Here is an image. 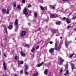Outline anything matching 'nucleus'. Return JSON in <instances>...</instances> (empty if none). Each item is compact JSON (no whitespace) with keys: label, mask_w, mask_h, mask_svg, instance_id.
<instances>
[{"label":"nucleus","mask_w":76,"mask_h":76,"mask_svg":"<svg viewBox=\"0 0 76 76\" xmlns=\"http://www.w3.org/2000/svg\"><path fill=\"white\" fill-rule=\"evenodd\" d=\"M14 25L15 26V32L18 31V28H19V26H18V19H16L15 20V22L14 23Z\"/></svg>","instance_id":"1"},{"label":"nucleus","mask_w":76,"mask_h":76,"mask_svg":"<svg viewBox=\"0 0 76 76\" xmlns=\"http://www.w3.org/2000/svg\"><path fill=\"white\" fill-rule=\"evenodd\" d=\"M59 60L60 62V63H58V64H59V65L62 64H63V62H64V60L61 58H59Z\"/></svg>","instance_id":"2"},{"label":"nucleus","mask_w":76,"mask_h":76,"mask_svg":"<svg viewBox=\"0 0 76 76\" xmlns=\"http://www.w3.org/2000/svg\"><path fill=\"white\" fill-rule=\"evenodd\" d=\"M51 31L53 34H56V32H57L58 31L57 30L52 28L51 29Z\"/></svg>","instance_id":"3"},{"label":"nucleus","mask_w":76,"mask_h":76,"mask_svg":"<svg viewBox=\"0 0 76 76\" xmlns=\"http://www.w3.org/2000/svg\"><path fill=\"white\" fill-rule=\"evenodd\" d=\"M25 34H26V31H23L21 32L20 36L21 37H24L25 35Z\"/></svg>","instance_id":"4"},{"label":"nucleus","mask_w":76,"mask_h":76,"mask_svg":"<svg viewBox=\"0 0 76 76\" xmlns=\"http://www.w3.org/2000/svg\"><path fill=\"white\" fill-rule=\"evenodd\" d=\"M58 41L56 40V43L55 44V48L56 50H58V48H57V43H58L59 42Z\"/></svg>","instance_id":"5"},{"label":"nucleus","mask_w":76,"mask_h":76,"mask_svg":"<svg viewBox=\"0 0 76 76\" xmlns=\"http://www.w3.org/2000/svg\"><path fill=\"white\" fill-rule=\"evenodd\" d=\"M70 43H71V42L67 41H65V43L66 47H67L69 46V44H70Z\"/></svg>","instance_id":"6"},{"label":"nucleus","mask_w":76,"mask_h":76,"mask_svg":"<svg viewBox=\"0 0 76 76\" xmlns=\"http://www.w3.org/2000/svg\"><path fill=\"white\" fill-rule=\"evenodd\" d=\"M28 12V10H27L26 8H24V10L23 11V13L25 15H26L27 14H28V12Z\"/></svg>","instance_id":"7"},{"label":"nucleus","mask_w":76,"mask_h":76,"mask_svg":"<svg viewBox=\"0 0 76 76\" xmlns=\"http://www.w3.org/2000/svg\"><path fill=\"white\" fill-rule=\"evenodd\" d=\"M54 48H52L50 49L49 52L50 53L52 54L54 53Z\"/></svg>","instance_id":"8"},{"label":"nucleus","mask_w":76,"mask_h":76,"mask_svg":"<svg viewBox=\"0 0 76 76\" xmlns=\"http://www.w3.org/2000/svg\"><path fill=\"white\" fill-rule=\"evenodd\" d=\"M3 64L4 69L5 70H6L7 69V67H6V63H5V62L4 61H3Z\"/></svg>","instance_id":"9"},{"label":"nucleus","mask_w":76,"mask_h":76,"mask_svg":"<svg viewBox=\"0 0 76 76\" xmlns=\"http://www.w3.org/2000/svg\"><path fill=\"white\" fill-rule=\"evenodd\" d=\"M13 28V26L12 25V23H10V25L8 26V29L10 30L12 29Z\"/></svg>","instance_id":"10"},{"label":"nucleus","mask_w":76,"mask_h":76,"mask_svg":"<svg viewBox=\"0 0 76 76\" xmlns=\"http://www.w3.org/2000/svg\"><path fill=\"white\" fill-rule=\"evenodd\" d=\"M62 44H63V41H61L60 43V44H59V46H58V51H60V45H61Z\"/></svg>","instance_id":"11"},{"label":"nucleus","mask_w":76,"mask_h":76,"mask_svg":"<svg viewBox=\"0 0 76 76\" xmlns=\"http://www.w3.org/2000/svg\"><path fill=\"white\" fill-rule=\"evenodd\" d=\"M4 29L5 33L7 34V28H6V26H4Z\"/></svg>","instance_id":"12"},{"label":"nucleus","mask_w":76,"mask_h":76,"mask_svg":"<svg viewBox=\"0 0 76 76\" xmlns=\"http://www.w3.org/2000/svg\"><path fill=\"white\" fill-rule=\"evenodd\" d=\"M43 64H44V62H42L41 64H39L37 66V67H41V66H42Z\"/></svg>","instance_id":"13"},{"label":"nucleus","mask_w":76,"mask_h":76,"mask_svg":"<svg viewBox=\"0 0 76 76\" xmlns=\"http://www.w3.org/2000/svg\"><path fill=\"white\" fill-rule=\"evenodd\" d=\"M66 21L68 24H69V23H70V20H69V18H66Z\"/></svg>","instance_id":"14"},{"label":"nucleus","mask_w":76,"mask_h":76,"mask_svg":"<svg viewBox=\"0 0 76 76\" xmlns=\"http://www.w3.org/2000/svg\"><path fill=\"white\" fill-rule=\"evenodd\" d=\"M20 54H21V56L23 57H25V54L23 53L22 52H20Z\"/></svg>","instance_id":"15"},{"label":"nucleus","mask_w":76,"mask_h":76,"mask_svg":"<svg viewBox=\"0 0 76 76\" xmlns=\"http://www.w3.org/2000/svg\"><path fill=\"white\" fill-rule=\"evenodd\" d=\"M48 73V70L47 69H46L44 72V73L45 75H47Z\"/></svg>","instance_id":"16"},{"label":"nucleus","mask_w":76,"mask_h":76,"mask_svg":"<svg viewBox=\"0 0 76 76\" xmlns=\"http://www.w3.org/2000/svg\"><path fill=\"white\" fill-rule=\"evenodd\" d=\"M50 17L51 18H55V15H50Z\"/></svg>","instance_id":"17"},{"label":"nucleus","mask_w":76,"mask_h":76,"mask_svg":"<svg viewBox=\"0 0 76 76\" xmlns=\"http://www.w3.org/2000/svg\"><path fill=\"white\" fill-rule=\"evenodd\" d=\"M56 25H61V23L60 22V21H58V22H56Z\"/></svg>","instance_id":"18"},{"label":"nucleus","mask_w":76,"mask_h":76,"mask_svg":"<svg viewBox=\"0 0 76 76\" xmlns=\"http://www.w3.org/2000/svg\"><path fill=\"white\" fill-rule=\"evenodd\" d=\"M50 6L52 7L53 10H54V9H55V7H56V6H55V5H50Z\"/></svg>","instance_id":"19"},{"label":"nucleus","mask_w":76,"mask_h":76,"mask_svg":"<svg viewBox=\"0 0 76 76\" xmlns=\"http://www.w3.org/2000/svg\"><path fill=\"white\" fill-rule=\"evenodd\" d=\"M72 69L73 70L75 68V65L73 64H71Z\"/></svg>","instance_id":"20"},{"label":"nucleus","mask_w":76,"mask_h":76,"mask_svg":"<svg viewBox=\"0 0 76 76\" xmlns=\"http://www.w3.org/2000/svg\"><path fill=\"white\" fill-rule=\"evenodd\" d=\"M13 6L14 7H16V2H13Z\"/></svg>","instance_id":"21"},{"label":"nucleus","mask_w":76,"mask_h":76,"mask_svg":"<svg viewBox=\"0 0 76 76\" xmlns=\"http://www.w3.org/2000/svg\"><path fill=\"white\" fill-rule=\"evenodd\" d=\"M35 48H33L31 50V53H33L34 52V51H35Z\"/></svg>","instance_id":"22"},{"label":"nucleus","mask_w":76,"mask_h":76,"mask_svg":"<svg viewBox=\"0 0 76 76\" xmlns=\"http://www.w3.org/2000/svg\"><path fill=\"white\" fill-rule=\"evenodd\" d=\"M6 12V10H5L4 9H3L2 10V12L3 13V14H4V13H5Z\"/></svg>","instance_id":"23"},{"label":"nucleus","mask_w":76,"mask_h":76,"mask_svg":"<svg viewBox=\"0 0 76 76\" xmlns=\"http://www.w3.org/2000/svg\"><path fill=\"white\" fill-rule=\"evenodd\" d=\"M67 69H68V65H66L65 68V70H67Z\"/></svg>","instance_id":"24"},{"label":"nucleus","mask_w":76,"mask_h":76,"mask_svg":"<svg viewBox=\"0 0 76 76\" xmlns=\"http://www.w3.org/2000/svg\"><path fill=\"white\" fill-rule=\"evenodd\" d=\"M38 75V72L34 74H33V76H37Z\"/></svg>","instance_id":"25"},{"label":"nucleus","mask_w":76,"mask_h":76,"mask_svg":"<svg viewBox=\"0 0 76 76\" xmlns=\"http://www.w3.org/2000/svg\"><path fill=\"white\" fill-rule=\"evenodd\" d=\"M25 67H26V70H27L28 69V66L27 65H26L25 66Z\"/></svg>","instance_id":"26"},{"label":"nucleus","mask_w":76,"mask_h":76,"mask_svg":"<svg viewBox=\"0 0 76 76\" xmlns=\"http://www.w3.org/2000/svg\"><path fill=\"white\" fill-rule=\"evenodd\" d=\"M72 19H73L74 20H75V19H76V15L74 16L73 17Z\"/></svg>","instance_id":"27"},{"label":"nucleus","mask_w":76,"mask_h":76,"mask_svg":"<svg viewBox=\"0 0 76 76\" xmlns=\"http://www.w3.org/2000/svg\"><path fill=\"white\" fill-rule=\"evenodd\" d=\"M7 14H9V9H7Z\"/></svg>","instance_id":"28"},{"label":"nucleus","mask_w":76,"mask_h":76,"mask_svg":"<svg viewBox=\"0 0 76 76\" xmlns=\"http://www.w3.org/2000/svg\"><path fill=\"white\" fill-rule=\"evenodd\" d=\"M25 46H26V47H27V48H29V45H28V44H25Z\"/></svg>","instance_id":"29"},{"label":"nucleus","mask_w":76,"mask_h":76,"mask_svg":"<svg viewBox=\"0 0 76 76\" xmlns=\"http://www.w3.org/2000/svg\"><path fill=\"white\" fill-rule=\"evenodd\" d=\"M34 16H35V18H37V13H34Z\"/></svg>","instance_id":"30"},{"label":"nucleus","mask_w":76,"mask_h":76,"mask_svg":"<svg viewBox=\"0 0 76 76\" xmlns=\"http://www.w3.org/2000/svg\"><path fill=\"white\" fill-rule=\"evenodd\" d=\"M73 55H74V54L73 53L72 54H71L70 56V58L72 57H73Z\"/></svg>","instance_id":"31"},{"label":"nucleus","mask_w":76,"mask_h":76,"mask_svg":"<svg viewBox=\"0 0 76 76\" xmlns=\"http://www.w3.org/2000/svg\"><path fill=\"white\" fill-rule=\"evenodd\" d=\"M40 8L42 10H43L44 9V8H43V7H42L41 6H40Z\"/></svg>","instance_id":"32"},{"label":"nucleus","mask_w":76,"mask_h":76,"mask_svg":"<svg viewBox=\"0 0 76 76\" xmlns=\"http://www.w3.org/2000/svg\"><path fill=\"white\" fill-rule=\"evenodd\" d=\"M15 60H16L18 59V56H16L15 57Z\"/></svg>","instance_id":"33"},{"label":"nucleus","mask_w":76,"mask_h":76,"mask_svg":"<svg viewBox=\"0 0 76 76\" xmlns=\"http://www.w3.org/2000/svg\"><path fill=\"white\" fill-rule=\"evenodd\" d=\"M55 18H58V15H55Z\"/></svg>","instance_id":"34"},{"label":"nucleus","mask_w":76,"mask_h":76,"mask_svg":"<svg viewBox=\"0 0 76 76\" xmlns=\"http://www.w3.org/2000/svg\"><path fill=\"white\" fill-rule=\"evenodd\" d=\"M39 46H37V47L36 48V50H37V49H38V48H39Z\"/></svg>","instance_id":"35"},{"label":"nucleus","mask_w":76,"mask_h":76,"mask_svg":"<svg viewBox=\"0 0 76 76\" xmlns=\"http://www.w3.org/2000/svg\"><path fill=\"white\" fill-rule=\"evenodd\" d=\"M20 64H23V61H20Z\"/></svg>","instance_id":"36"},{"label":"nucleus","mask_w":76,"mask_h":76,"mask_svg":"<svg viewBox=\"0 0 76 76\" xmlns=\"http://www.w3.org/2000/svg\"><path fill=\"white\" fill-rule=\"evenodd\" d=\"M72 12H71L69 13V14L68 15V16H70V15H72Z\"/></svg>","instance_id":"37"},{"label":"nucleus","mask_w":76,"mask_h":76,"mask_svg":"<svg viewBox=\"0 0 76 76\" xmlns=\"http://www.w3.org/2000/svg\"><path fill=\"white\" fill-rule=\"evenodd\" d=\"M31 7V4L28 5V7L29 8Z\"/></svg>","instance_id":"38"},{"label":"nucleus","mask_w":76,"mask_h":76,"mask_svg":"<svg viewBox=\"0 0 76 76\" xmlns=\"http://www.w3.org/2000/svg\"><path fill=\"white\" fill-rule=\"evenodd\" d=\"M70 28V26H68L67 28V29H69V28Z\"/></svg>","instance_id":"39"},{"label":"nucleus","mask_w":76,"mask_h":76,"mask_svg":"<svg viewBox=\"0 0 76 76\" xmlns=\"http://www.w3.org/2000/svg\"><path fill=\"white\" fill-rule=\"evenodd\" d=\"M63 72V69H61V73H62Z\"/></svg>","instance_id":"40"},{"label":"nucleus","mask_w":76,"mask_h":76,"mask_svg":"<svg viewBox=\"0 0 76 76\" xmlns=\"http://www.w3.org/2000/svg\"><path fill=\"white\" fill-rule=\"evenodd\" d=\"M22 3H25V0H22Z\"/></svg>","instance_id":"41"},{"label":"nucleus","mask_w":76,"mask_h":76,"mask_svg":"<svg viewBox=\"0 0 76 76\" xmlns=\"http://www.w3.org/2000/svg\"><path fill=\"white\" fill-rule=\"evenodd\" d=\"M69 0H63V2H65L66 1H68Z\"/></svg>","instance_id":"42"},{"label":"nucleus","mask_w":76,"mask_h":76,"mask_svg":"<svg viewBox=\"0 0 76 76\" xmlns=\"http://www.w3.org/2000/svg\"><path fill=\"white\" fill-rule=\"evenodd\" d=\"M17 8H18V9H20V6L18 5L17 6Z\"/></svg>","instance_id":"43"},{"label":"nucleus","mask_w":76,"mask_h":76,"mask_svg":"<svg viewBox=\"0 0 76 76\" xmlns=\"http://www.w3.org/2000/svg\"><path fill=\"white\" fill-rule=\"evenodd\" d=\"M18 65H20V62H19V60H18Z\"/></svg>","instance_id":"44"},{"label":"nucleus","mask_w":76,"mask_h":76,"mask_svg":"<svg viewBox=\"0 0 76 76\" xmlns=\"http://www.w3.org/2000/svg\"><path fill=\"white\" fill-rule=\"evenodd\" d=\"M66 74H68L69 73V71L67 70L66 72Z\"/></svg>","instance_id":"45"},{"label":"nucleus","mask_w":76,"mask_h":76,"mask_svg":"<svg viewBox=\"0 0 76 76\" xmlns=\"http://www.w3.org/2000/svg\"><path fill=\"white\" fill-rule=\"evenodd\" d=\"M49 43L50 44H53V42L52 41L50 42Z\"/></svg>","instance_id":"46"},{"label":"nucleus","mask_w":76,"mask_h":76,"mask_svg":"<svg viewBox=\"0 0 76 76\" xmlns=\"http://www.w3.org/2000/svg\"><path fill=\"white\" fill-rule=\"evenodd\" d=\"M28 72H25V75H27V74H28Z\"/></svg>","instance_id":"47"},{"label":"nucleus","mask_w":76,"mask_h":76,"mask_svg":"<svg viewBox=\"0 0 76 76\" xmlns=\"http://www.w3.org/2000/svg\"><path fill=\"white\" fill-rule=\"evenodd\" d=\"M37 30H38L37 31H40V30H41V29H40V28H38V29H37Z\"/></svg>","instance_id":"48"},{"label":"nucleus","mask_w":76,"mask_h":76,"mask_svg":"<svg viewBox=\"0 0 76 76\" xmlns=\"http://www.w3.org/2000/svg\"><path fill=\"white\" fill-rule=\"evenodd\" d=\"M65 19H66V18L64 17V18H63V20H65Z\"/></svg>","instance_id":"49"},{"label":"nucleus","mask_w":76,"mask_h":76,"mask_svg":"<svg viewBox=\"0 0 76 76\" xmlns=\"http://www.w3.org/2000/svg\"><path fill=\"white\" fill-rule=\"evenodd\" d=\"M29 13H32V12L31 11H29Z\"/></svg>","instance_id":"50"},{"label":"nucleus","mask_w":76,"mask_h":76,"mask_svg":"<svg viewBox=\"0 0 76 76\" xmlns=\"http://www.w3.org/2000/svg\"><path fill=\"white\" fill-rule=\"evenodd\" d=\"M23 72V70H21L20 71V72L21 73H22Z\"/></svg>","instance_id":"51"},{"label":"nucleus","mask_w":76,"mask_h":76,"mask_svg":"<svg viewBox=\"0 0 76 76\" xmlns=\"http://www.w3.org/2000/svg\"><path fill=\"white\" fill-rule=\"evenodd\" d=\"M28 25H31V23H28Z\"/></svg>","instance_id":"52"},{"label":"nucleus","mask_w":76,"mask_h":76,"mask_svg":"<svg viewBox=\"0 0 76 76\" xmlns=\"http://www.w3.org/2000/svg\"><path fill=\"white\" fill-rule=\"evenodd\" d=\"M5 41H6L7 40V38H5Z\"/></svg>","instance_id":"53"},{"label":"nucleus","mask_w":76,"mask_h":76,"mask_svg":"<svg viewBox=\"0 0 76 76\" xmlns=\"http://www.w3.org/2000/svg\"><path fill=\"white\" fill-rule=\"evenodd\" d=\"M73 6H75V5H72V6H71V7H73Z\"/></svg>","instance_id":"54"},{"label":"nucleus","mask_w":76,"mask_h":76,"mask_svg":"<svg viewBox=\"0 0 76 76\" xmlns=\"http://www.w3.org/2000/svg\"><path fill=\"white\" fill-rule=\"evenodd\" d=\"M4 57H6V54H4Z\"/></svg>","instance_id":"55"},{"label":"nucleus","mask_w":76,"mask_h":76,"mask_svg":"<svg viewBox=\"0 0 76 76\" xmlns=\"http://www.w3.org/2000/svg\"><path fill=\"white\" fill-rule=\"evenodd\" d=\"M60 39H62V37H61Z\"/></svg>","instance_id":"56"},{"label":"nucleus","mask_w":76,"mask_h":76,"mask_svg":"<svg viewBox=\"0 0 76 76\" xmlns=\"http://www.w3.org/2000/svg\"><path fill=\"white\" fill-rule=\"evenodd\" d=\"M3 76H7V75H3Z\"/></svg>","instance_id":"57"},{"label":"nucleus","mask_w":76,"mask_h":76,"mask_svg":"<svg viewBox=\"0 0 76 76\" xmlns=\"http://www.w3.org/2000/svg\"><path fill=\"white\" fill-rule=\"evenodd\" d=\"M64 75H65V76H66V74H64Z\"/></svg>","instance_id":"58"},{"label":"nucleus","mask_w":76,"mask_h":76,"mask_svg":"<svg viewBox=\"0 0 76 76\" xmlns=\"http://www.w3.org/2000/svg\"><path fill=\"white\" fill-rule=\"evenodd\" d=\"M75 31L76 32V28H75Z\"/></svg>","instance_id":"59"},{"label":"nucleus","mask_w":76,"mask_h":76,"mask_svg":"<svg viewBox=\"0 0 76 76\" xmlns=\"http://www.w3.org/2000/svg\"><path fill=\"white\" fill-rule=\"evenodd\" d=\"M14 76H17V75H14Z\"/></svg>","instance_id":"60"},{"label":"nucleus","mask_w":76,"mask_h":76,"mask_svg":"<svg viewBox=\"0 0 76 76\" xmlns=\"http://www.w3.org/2000/svg\"><path fill=\"white\" fill-rule=\"evenodd\" d=\"M0 54H1V52L0 51Z\"/></svg>","instance_id":"61"},{"label":"nucleus","mask_w":76,"mask_h":76,"mask_svg":"<svg viewBox=\"0 0 76 76\" xmlns=\"http://www.w3.org/2000/svg\"><path fill=\"white\" fill-rule=\"evenodd\" d=\"M50 74H51V72L49 73Z\"/></svg>","instance_id":"62"}]
</instances>
